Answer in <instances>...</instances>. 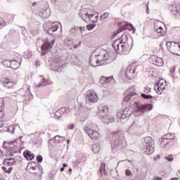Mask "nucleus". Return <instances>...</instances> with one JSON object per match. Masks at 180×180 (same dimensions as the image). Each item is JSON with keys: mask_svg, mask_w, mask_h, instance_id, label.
<instances>
[{"mask_svg": "<svg viewBox=\"0 0 180 180\" xmlns=\"http://www.w3.org/2000/svg\"><path fill=\"white\" fill-rule=\"evenodd\" d=\"M90 64H91V67H98V65H102V62L101 60H99V59L94 53V52L91 53V55L90 56Z\"/></svg>", "mask_w": 180, "mask_h": 180, "instance_id": "dca6fc26", "label": "nucleus"}, {"mask_svg": "<svg viewBox=\"0 0 180 180\" xmlns=\"http://www.w3.org/2000/svg\"><path fill=\"white\" fill-rule=\"evenodd\" d=\"M4 109H5V101H0V120H2V119H4V116H5V111H4Z\"/></svg>", "mask_w": 180, "mask_h": 180, "instance_id": "a878e982", "label": "nucleus"}, {"mask_svg": "<svg viewBox=\"0 0 180 180\" xmlns=\"http://www.w3.org/2000/svg\"><path fill=\"white\" fill-rule=\"evenodd\" d=\"M93 53L97 56L98 60L101 63L102 61H105V60H108V58H109V53H108L107 50L96 49Z\"/></svg>", "mask_w": 180, "mask_h": 180, "instance_id": "0eeeda50", "label": "nucleus"}, {"mask_svg": "<svg viewBox=\"0 0 180 180\" xmlns=\"http://www.w3.org/2000/svg\"><path fill=\"white\" fill-rule=\"evenodd\" d=\"M36 5V2L32 3V6H34Z\"/></svg>", "mask_w": 180, "mask_h": 180, "instance_id": "680f3d73", "label": "nucleus"}, {"mask_svg": "<svg viewBox=\"0 0 180 180\" xmlns=\"http://www.w3.org/2000/svg\"><path fill=\"white\" fill-rule=\"evenodd\" d=\"M64 169H64V167H61V168H60V172H63L64 171Z\"/></svg>", "mask_w": 180, "mask_h": 180, "instance_id": "6e6d98bb", "label": "nucleus"}, {"mask_svg": "<svg viewBox=\"0 0 180 180\" xmlns=\"http://www.w3.org/2000/svg\"><path fill=\"white\" fill-rule=\"evenodd\" d=\"M58 30V22H53L51 27L48 29L47 33L50 34L52 32H56Z\"/></svg>", "mask_w": 180, "mask_h": 180, "instance_id": "bb28decb", "label": "nucleus"}, {"mask_svg": "<svg viewBox=\"0 0 180 180\" xmlns=\"http://www.w3.org/2000/svg\"><path fill=\"white\" fill-rule=\"evenodd\" d=\"M167 47L172 54L175 56H180L179 44L174 41H169L167 43Z\"/></svg>", "mask_w": 180, "mask_h": 180, "instance_id": "6e6552de", "label": "nucleus"}, {"mask_svg": "<svg viewBox=\"0 0 180 180\" xmlns=\"http://www.w3.org/2000/svg\"><path fill=\"white\" fill-rule=\"evenodd\" d=\"M33 164H34V163L31 162V163H30V165H28V166L27 167V171H30V168L32 169H33L34 171L36 170V169L37 168V166H34V165H33Z\"/></svg>", "mask_w": 180, "mask_h": 180, "instance_id": "e433bc0d", "label": "nucleus"}, {"mask_svg": "<svg viewBox=\"0 0 180 180\" xmlns=\"http://www.w3.org/2000/svg\"><path fill=\"white\" fill-rule=\"evenodd\" d=\"M1 82L4 85V87L6 88V89H13V88L16 86V84H18V82L9 77L3 78Z\"/></svg>", "mask_w": 180, "mask_h": 180, "instance_id": "1a4fd4ad", "label": "nucleus"}, {"mask_svg": "<svg viewBox=\"0 0 180 180\" xmlns=\"http://www.w3.org/2000/svg\"><path fill=\"white\" fill-rule=\"evenodd\" d=\"M122 114L123 115L122 116L123 119H126V117H130L131 115H133V108L129 106L126 107L123 110H122Z\"/></svg>", "mask_w": 180, "mask_h": 180, "instance_id": "412c9836", "label": "nucleus"}, {"mask_svg": "<svg viewBox=\"0 0 180 180\" xmlns=\"http://www.w3.org/2000/svg\"><path fill=\"white\" fill-rule=\"evenodd\" d=\"M106 19H109V13L105 12L100 17V20H106Z\"/></svg>", "mask_w": 180, "mask_h": 180, "instance_id": "c9c22d12", "label": "nucleus"}, {"mask_svg": "<svg viewBox=\"0 0 180 180\" xmlns=\"http://www.w3.org/2000/svg\"><path fill=\"white\" fill-rule=\"evenodd\" d=\"M134 127H136V122H134L129 127V129H134Z\"/></svg>", "mask_w": 180, "mask_h": 180, "instance_id": "09e8293b", "label": "nucleus"}, {"mask_svg": "<svg viewBox=\"0 0 180 180\" xmlns=\"http://www.w3.org/2000/svg\"><path fill=\"white\" fill-rule=\"evenodd\" d=\"M4 165H7V167H11V165H15L16 161L13 158H8L4 160Z\"/></svg>", "mask_w": 180, "mask_h": 180, "instance_id": "c85d7f7f", "label": "nucleus"}, {"mask_svg": "<svg viewBox=\"0 0 180 180\" xmlns=\"http://www.w3.org/2000/svg\"><path fill=\"white\" fill-rule=\"evenodd\" d=\"M117 117H118V119H123V110H119L117 111V114H116Z\"/></svg>", "mask_w": 180, "mask_h": 180, "instance_id": "a19ab883", "label": "nucleus"}, {"mask_svg": "<svg viewBox=\"0 0 180 180\" xmlns=\"http://www.w3.org/2000/svg\"><path fill=\"white\" fill-rule=\"evenodd\" d=\"M79 30L81 33H82V32H85V27H79Z\"/></svg>", "mask_w": 180, "mask_h": 180, "instance_id": "8fccbe9b", "label": "nucleus"}, {"mask_svg": "<svg viewBox=\"0 0 180 180\" xmlns=\"http://www.w3.org/2000/svg\"><path fill=\"white\" fill-rule=\"evenodd\" d=\"M136 68H137V66L135 63H132L127 67L125 74L128 79H133L136 77Z\"/></svg>", "mask_w": 180, "mask_h": 180, "instance_id": "9b49d317", "label": "nucleus"}, {"mask_svg": "<svg viewBox=\"0 0 180 180\" xmlns=\"http://www.w3.org/2000/svg\"><path fill=\"white\" fill-rule=\"evenodd\" d=\"M157 158H158V159H160V158H161V156H160V155H157Z\"/></svg>", "mask_w": 180, "mask_h": 180, "instance_id": "052dcab7", "label": "nucleus"}, {"mask_svg": "<svg viewBox=\"0 0 180 180\" xmlns=\"http://www.w3.org/2000/svg\"><path fill=\"white\" fill-rule=\"evenodd\" d=\"M2 169L5 172V174H11V172H12V170L13 169V167H10L8 169H7L6 167L3 166Z\"/></svg>", "mask_w": 180, "mask_h": 180, "instance_id": "72a5a7b5", "label": "nucleus"}, {"mask_svg": "<svg viewBox=\"0 0 180 180\" xmlns=\"http://www.w3.org/2000/svg\"><path fill=\"white\" fill-rule=\"evenodd\" d=\"M179 51H180V44H179Z\"/></svg>", "mask_w": 180, "mask_h": 180, "instance_id": "774afa93", "label": "nucleus"}, {"mask_svg": "<svg viewBox=\"0 0 180 180\" xmlns=\"http://www.w3.org/2000/svg\"><path fill=\"white\" fill-rule=\"evenodd\" d=\"M0 180H4V178H0Z\"/></svg>", "mask_w": 180, "mask_h": 180, "instance_id": "0e129e2a", "label": "nucleus"}, {"mask_svg": "<svg viewBox=\"0 0 180 180\" xmlns=\"http://www.w3.org/2000/svg\"><path fill=\"white\" fill-rule=\"evenodd\" d=\"M4 157V153H2V150H0V160L1 158H3Z\"/></svg>", "mask_w": 180, "mask_h": 180, "instance_id": "864d4df0", "label": "nucleus"}, {"mask_svg": "<svg viewBox=\"0 0 180 180\" xmlns=\"http://www.w3.org/2000/svg\"><path fill=\"white\" fill-rule=\"evenodd\" d=\"M144 92L145 94H141V98H143V99H153V101H156L155 97L151 95H148V94H151V88L148 86H146L144 89Z\"/></svg>", "mask_w": 180, "mask_h": 180, "instance_id": "f3484780", "label": "nucleus"}, {"mask_svg": "<svg viewBox=\"0 0 180 180\" xmlns=\"http://www.w3.org/2000/svg\"><path fill=\"white\" fill-rule=\"evenodd\" d=\"M65 139V137H64V136H61L60 135H56V136H55L53 140L56 143H63V141H64Z\"/></svg>", "mask_w": 180, "mask_h": 180, "instance_id": "2f4dec72", "label": "nucleus"}, {"mask_svg": "<svg viewBox=\"0 0 180 180\" xmlns=\"http://www.w3.org/2000/svg\"><path fill=\"white\" fill-rule=\"evenodd\" d=\"M125 174H126V175H127V176H130V175H131V171L127 169L125 171Z\"/></svg>", "mask_w": 180, "mask_h": 180, "instance_id": "de8ad7c7", "label": "nucleus"}, {"mask_svg": "<svg viewBox=\"0 0 180 180\" xmlns=\"http://www.w3.org/2000/svg\"><path fill=\"white\" fill-rule=\"evenodd\" d=\"M91 150L94 154H99V151H101V145H99V143H94L91 146Z\"/></svg>", "mask_w": 180, "mask_h": 180, "instance_id": "c756f323", "label": "nucleus"}, {"mask_svg": "<svg viewBox=\"0 0 180 180\" xmlns=\"http://www.w3.org/2000/svg\"><path fill=\"white\" fill-rule=\"evenodd\" d=\"M150 63L157 67H162V65H164V60L162 58L154 55L150 56Z\"/></svg>", "mask_w": 180, "mask_h": 180, "instance_id": "2eb2a0df", "label": "nucleus"}, {"mask_svg": "<svg viewBox=\"0 0 180 180\" xmlns=\"http://www.w3.org/2000/svg\"><path fill=\"white\" fill-rule=\"evenodd\" d=\"M68 171H69V172H72V168H69Z\"/></svg>", "mask_w": 180, "mask_h": 180, "instance_id": "bf43d9fd", "label": "nucleus"}, {"mask_svg": "<svg viewBox=\"0 0 180 180\" xmlns=\"http://www.w3.org/2000/svg\"><path fill=\"white\" fill-rule=\"evenodd\" d=\"M145 143H146V147L144 149V152L146 153L148 155H151L155 151V147L154 145V139H153L150 136H146L145 137Z\"/></svg>", "mask_w": 180, "mask_h": 180, "instance_id": "20e7f679", "label": "nucleus"}, {"mask_svg": "<svg viewBox=\"0 0 180 180\" xmlns=\"http://www.w3.org/2000/svg\"><path fill=\"white\" fill-rule=\"evenodd\" d=\"M155 160H157V158H154V160L155 161Z\"/></svg>", "mask_w": 180, "mask_h": 180, "instance_id": "69168bd1", "label": "nucleus"}, {"mask_svg": "<svg viewBox=\"0 0 180 180\" xmlns=\"http://www.w3.org/2000/svg\"><path fill=\"white\" fill-rule=\"evenodd\" d=\"M86 16H88L90 22H92L93 23H96L99 20V13L94 10L88 11L86 13Z\"/></svg>", "mask_w": 180, "mask_h": 180, "instance_id": "ddd939ff", "label": "nucleus"}, {"mask_svg": "<svg viewBox=\"0 0 180 180\" xmlns=\"http://www.w3.org/2000/svg\"><path fill=\"white\" fill-rule=\"evenodd\" d=\"M37 162H41V161H43V157L41 155L37 156Z\"/></svg>", "mask_w": 180, "mask_h": 180, "instance_id": "c03bdc74", "label": "nucleus"}, {"mask_svg": "<svg viewBox=\"0 0 180 180\" xmlns=\"http://www.w3.org/2000/svg\"><path fill=\"white\" fill-rule=\"evenodd\" d=\"M165 158L169 162L174 161V156H172V155H169L168 156L165 157Z\"/></svg>", "mask_w": 180, "mask_h": 180, "instance_id": "37998d69", "label": "nucleus"}, {"mask_svg": "<svg viewBox=\"0 0 180 180\" xmlns=\"http://www.w3.org/2000/svg\"><path fill=\"white\" fill-rule=\"evenodd\" d=\"M161 139L160 143L163 144L164 140H174L175 139V134L172 133H168L165 134Z\"/></svg>", "mask_w": 180, "mask_h": 180, "instance_id": "393cba45", "label": "nucleus"}, {"mask_svg": "<svg viewBox=\"0 0 180 180\" xmlns=\"http://www.w3.org/2000/svg\"><path fill=\"white\" fill-rule=\"evenodd\" d=\"M87 96L91 103H96L98 99H99V98L98 97V94H96V93L94 90L89 91Z\"/></svg>", "mask_w": 180, "mask_h": 180, "instance_id": "a211bd4d", "label": "nucleus"}, {"mask_svg": "<svg viewBox=\"0 0 180 180\" xmlns=\"http://www.w3.org/2000/svg\"><path fill=\"white\" fill-rule=\"evenodd\" d=\"M110 81H113V76H110V77L102 76L100 78V84L103 85L110 82Z\"/></svg>", "mask_w": 180, "mask_h": 180, "instance_id": "5701e85b", "label": "nucleus"}, {"mask_svg": "<svg viewBox=\"0 0 180 180\" xmlns=\"http://www.w3.org/2000/svg\"><path fill=\"white\" fill-rule=\"evenodd\" d=\"M171 13L174 16H179L180 15V4H173L169 6Z\"/></svg>", "mask_w": 180, "mask_h": 180, "instance_id": "6ab92c4d", "label": "nucleus"}, {"mask_svg": "<svg viewBox=\"0 0 180 180\" xmlns=\"http://www.w3.org/2000/svg\"><path fill=\"white\" fill-rule=\"evenodd\" d=\"M84 130L91 140H99L101 138V133L98 132V131L91 129V128L88 127H85Z\"/></svg>", "mask_w": 180, "mask_h": 180, "instance_id": "9d476101", "label": "nucleus"}, {"mask_svg": "<svg viewBox=\"0 0 180 180\" xmlns=\"http://www.w3.org/2000/svg\"><path fill=\"white\" fill-rule=\"evenodd\" d=\"M155 91L161 95L164 91H165V89L167 88V82L165 79H160L158 82V83L154 86Z\"/></svg>", "mask_w": 180, "mask_h": 180, "instance_id": "f8f14e48", "label": "nucleus"}, {"mask_svg": "<svg viewBox=\"0 0 180 180\" xmlns=\"http://www.w3.org/2000/svg\"><path fill=\"white\" fill-rule=\"evenodd\" d=\"M122 49V46H120V50H121Z\"/></svg>", "mask_w": 180, "mask_h": 180, "instance_id": "338daca9", "label": "nucleus"}, {"mask_svg": "<svg viewBox=\"0 0 180 180\" xmlns=\"http://www.w3.org/2000/svg\"><path fill=\"white\" fill-rule=\"evenodd\" d=\"M3 147L6 151L10 153L8 155H12V152H13V145L11 142L4 141L3 143Z\"/></svg>", "mask_w": 180, "mask_h": 180, "instance_id": "aec40b11", "label": "nucleus"}, {"mask_svg": "<svg viewBox=\"0 0 180 180\" xmlns=\"http://www.w3.org/2000/svg\"><path fill=\"white\" fill-rule=\"evenodd\" d=\"M146 13L148 15L150 13V8H148V4H146Z\"/></svg>", "mask_w": 180, "mask_h": 180, "instance_id": "3c124183", "label": "nucleus"}, {"mask_svg": "<svg viewBox=\"0 0 180 180\" xmlns=\"http://www.w3.org/2000/svg\"><path fill=\"white\" fill-rule=\"evenodd\" d=\"M54 43H56V39H52L50 42L49 39H46L41 46V56H46V53H49L50 49L54 47Z\"/></svg>", "mask_w": 180, "mask_h": 180, "instance_id": "39448f33", "label": "nucleus"}, {"mask_svg": "<svg viewBox=\"0 0 180 180\" xmlns=\"http://www.w3.org/2000/svg\"><path fill=\"white\" fill-rule=\"evenodd\" d=\"M66 110H67V109L65 108H64V107L58 109L55 112L56 117H57L58 119L59 117H61L63 116V115H64V113H65Z\"/></svg>", "mask_w": 180, "mask_h": 180, "instance_id": "cd10ccee", "label": "nucleus"}, {"mask_svg": "<svg viewBox=\"0 0 180 180\" xmlns=\"http://www.w3.org/2000/svg\"><path fill=\"white\" fill-rule=\"evenodd\" d=\"M170 180H178V178L175 177V178H172Z\"/></svg>", "mask_w": 180, "mask_h": 180, "instance_id": "4d7b16f0", "label": "nucleus"}, {"mask_svg": "<svg viewBox=\"0 0 180 180\" xmlns=\"http://www.w3.org/2000/svg\"><path fill=\"white\" fill-rule=\"evenodd\" d=\"M23 155L25 160H27V161H32V160L34 158V154L30 152V150H25L23 153Z\"/></svg>", "mask_w": 180, "mask_h": 180, "instance_id": "b1692460", "label": "nucleus"}, {"mask_svg": "<svg viewBox=\"0 0 180 180\" xmlns=\"http://www.w3.org/2000/svg\"><path fill=\"white\" fill-rule=\"evenodd\" d=\"M74 49H78V45L77 44L75 45Z\"/></svg>", "mask_w": 180, "mask_h": 180, "instance_id": "13d9d810", "label": "nucleus"}, {"mask_svg": "<svg viewBox=\"0 0 180 180\" xmlns=\"http://www.w3.org/2000/svg\"><path fill=\"white\" fill-rule=\"evenodd\" d=\"M65 46H71V45H72V40L70 39V38H66L65 39Z\"/></svg>", "mask_w": 180, "mask_h": 180, "instance_id": "58836bf2", "label": "nucleus"}, {"mask_svg": "<svg viewBox=\"0 0 180 180\" xmlns=\"http://www.w3.org/2000/svg\"><path fill=\"white\" fill-rule=\"evenodd\" d=\"M114 146L115 148H118L121 150L124 147V136H123V131H117V132H114Z\"/></svg>", "mask_w": 180, "mask_h": 180, "instance_id": "7ed1b4c3", "label": "nucleus"}, {"mask_svg": "<svg viewBox=\"0 0 180 180\" xmlns=\"http://www.w3.org/2000/svg\"><path fill=\"white\" fill-rule=\"evenodd\" d=\"M101 116L102 117L103 123H110V118L109 117V108L107 106H101L98 108Z\"/></svg>", "mask_w": 180, "mask_h": 180, "instance_id": "423d86ee", "label": "nucleus"}, {"mask_svg": "<svg viewBox=\"0 0 180 180\" xmlns=\"http://www.w3.org/2000/svg\"><path fill=\"white\" fill-rule=\"evenodd\" d=\"M129 37L127 34H124L122 37V40L117 44V41L113 43V49L115 50L117 54H124L126 53V46H124V43L127 41Z\"/></svg>", "mask_w": 180, "mask_h": 180, "instance_id": "f03ea898", "label": "nucleus"}, {"mask_svg": "<svg viewBox=\"0 0 180 180\" xmlns=\"http://www.w3.org/2000/svg\"><path fill=\"white\" fill-rule=\"evenodd\" d=\"M63 168H65V167H68V165L63 163Z\"/></svg>", "mask_w": 180, "mask_h": 180, "instance_id": "5fc2aeb1", "label": "nucleus"}, {"mask_svg": "<svg viewBox=\"0 0 180 180\" xmlns=\"http://www.w3.org/2000/svg\"><path fill=\"white\" fill-rule=\"evenodd\" d=\"M124 97L123 100V103H126L130 101L131 106H135L134 116L137 115H143L146 112H150L153 110V104H143L140 101H136L137 98V94L133 91V88H130L124 93Z\"/></svg>", "mask_w": 180, "mask_h": 180, "instance_id": "f257e3e1", "label": "nucleus"}, {"mask_svg": "<svg viewBox=\"0 0 180 180\" xmlns=\"http://www.w3.org/2000/svg\"><path fill=\"white\" fill-rule=\"evenodd\" d=\"M75 128V125H74V124H72L70 125H68V129H69V130H72Z\"/></svg>", "mask_w": 180, "mask_h": 180, "instance_id": "49530a36", "label": "nucleus"}, {"mask_svg": "<svg viewBox=\"0 0 180 180\" xmlns=\"http://www.w3.org/2000/svg\"><path fill=\"white\" fill-rule=\"evenodd\" d=\"M11 62H12V60H4V61H3V65H4L5 67L9 68V67H11Z\"/></svg>", "mask_w": 180, "mask_h": 180, "instance_id": "4c0bfd02", "label": "nucleus"}, {"mask_svg": "<svg viewBox=\"0 0 180 180\" xmlns=\"http://www.w3.org/2000/svg\"><path fill=\"white\" fill-rule=\"evenodd\" d=\"M5 26V21L4 20H0V29H2Z\"/></svg>", "mask_w": 180, "mask_h": 180, "instance_id": "a18cd8bd", "label": "nucleus"}, {"mask_svg": "<svg viewBox=\"0 0 180 180\" xmlns=\"http://www.w3.org/2000/svg\"><path fill=\"white\" fill-rule=\"evenodd\" d=\"M105 167H106V165L105 163H101V167L99 169V172L101 176L103 175H106V169H105Z\"/></svg>", "mask_w": 180, "mask_h": 180, "instance_id": "473e14b6", "label": "nucleus"}, {"mask_svg": "<svg viewBox=\"0 0 180 180\" xmlns=\"http://www.w3.org/2000/svg\"><path fill=\"white\" fill-rule=\"evenodd\" d=\"M68 144H70V139H68Z\"/></svg>", "mask_w": 180, "mask_h": 180, "instance_id": "e2e57ef3", "label": "nucleus"}, {"mask_svg": "<svg viewBox=\"0 0 180 180\" xmlns=\"http://www.w3.org/2000/svg\"><path fill=\"white\" fill-rule=\"evenodd\" d=\"M43 82L39 84V86H46V85H49L51 84L50 80L42 78Z\"/></svg>", "mask_w": 180, "mask_h": 180, "instance_id": "f704fd0d", "label": "nucleus"}, {"mask_svg": "<svg viewBox=\"0 0 180 180\" xmlns=\"http://www.w3.org/2000/svg\"><path fill=\"white\" fill-rule=\"evenodd\" d=\"M20 64H22V60H12L11 68L13 70H18V68H20Z\"/></svg>", "mask_w": 180, "mask_h": 180, "instance_id": "4be33fe9", "label": "nucleus"}, {"mask_svg": "<svg viewBox=\"0 0 180 180\" xmlns=\"http://www.w3.org/2000/svg\"><path fill=\"white\" fill-rule=\"evenodd\" d=\"M128 26L129 27V30H133V33L136 32V28H134V27L131 24H129V22L127 23L125 22L124 25L120 27L115 32H114L113 33L114 36H117V34H119L120 32H123V30H126Z\"/></svg>", "mask_w": 180, "mask_h": 180, "instance_id": "4468645a", "label": "nucleus"}, {"mask_svg": "<svg viewBox=\"0 0 180 180\" xmlns=\"http://www.w3.org/2000/svg\"><path fill=\"white\" fill-rule=\"evenodd\" d=\"M154 180H162V179L161 177L155 176Z\"/></svg>", "mask_w": 180, "mask_h": 180, "instance_id": "603ef678", "label": "nucleus"}, {"mask_svg": "<svg viewBox=\"0 0 180 180\" xmlns=\"http://www.w3.org/2000/svg\"><path fill=\"white\" fill-rule=\"evenodd\" d=\"M154 30L158 32V36H165V31L162 30V27H155Z\"/></svg>", "mask_w": 180, "mask_h": 180, "instance_id": "7c9ffc66", "label": "nucleus"}, {"mask_svg": "<svg viewBox=\"0 0 180 180\" xmlns=\"http://www.w3.org/2000/svg\"><path fill=\"white\" fill-rule=\"evenodd\" d=\"M11 143L13 145V150L15 151V148H18L19 143L16 141H11Z\"/></svg>", "mask_w": 180, "mask_h": 180, "instance_id": "ea45409f", "label": "nucleus"}, {"mask_svg": "<svg viewBox=\"0 0 180 180\" xmlns=\"http://www.w3.org/2000/svg\"><path fill=\"white\" fill-rule=\"evenodd\" d=\"M95 26H96V25H95V24L87 25L86 29H87V30H92V29H95Z\"/></svg>", "mask_w": 180, "mask_h": 180, "instance_id": "79ce46f5", "label": "nucleus"}]
</instances>
